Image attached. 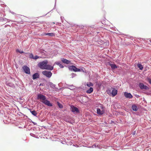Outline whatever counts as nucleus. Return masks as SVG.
<instances>
[{
	"instance_id": "f257e3e1",
	"label": "nucleus",
	"mask_w": 151,
	"mask_h": 151,
	"mask_svg": "<svg viewBox=\"0 0 151 151\" xmlns=\"http://www.w3.org/2000/svg\"><path fill=\"white\" fill-rule=\"evenodd\" d=\"M37 99L40 100L43 104L49 106H52V104L48 100L46 96L41 93H39L37 95Z\"/></svg>"
},
{
	"instance_id": "f03ea898",
	"label": "nucleus",
	"mask_w": 151,
	"mask_h": 151,
	"mask_svg": "<svg viewBox=\"0 0 151 151\" xmlns=\"http://www.w3.org/2000/svg\"><path fill=\"white\" fill-rule=\"evenodd\" d=\"M48 63V61L47 60H45L42 61L38 63L37 66L42 69H45L46 65Z\"/></svg>"
},
{
	"instance_id": "7ed1b4c3",
	"label": "nucleus",
	"mask_w": 151,
	"mask_h": 151,
	"mask_svg": "<svg viewBox=\"0 0 151 151\" xmlns=\"http://www.w3.org/2000/svg\"><path fill=\"white\" fill-rule=\"evenodd\" d=\"M70 110L74 114L79 113L80 112V110L78 108L73 105L70 106Z\"/></svg>"
},
{
	"instance_id": "20e7f679",
	"label": "nucleus",
	"mask_w": 151,
	"mask_h": 151,
	"mask_svg": "<svg viewBox=\"0 0 151 151\" xmlns=\"http://www.w3.org/2000/svg\"><path fill=\"white\" fill-rule=\"evenodd\" d=\"M42 74L48 78H50L52 75V73L50 71L44 70L42 71Z\"/></svg>"
},
{
	"instance_id": "39448f33",
	"label": "nucleus",
	"mask_w": 151,
	"mask_h": 151,
	"mask_svg": "<svg viewBox=\"0 0 151 151\" xmlns=\"http://www.w3.org/2000/svg\"><path fill=\"white\" fill-rule=\"evenodd\" d=\"M22 69L24 72L26 74H30V70L29 68L27 65H24L22 66Z\"/></svg>"
},
{
	"instance_id": "423d86ee",
	"label": "nucleus",
	"mask_w": 151,
	"mask_h": 151,
	"mask_svg": "<svg viewBox=\"0 0 151 151\" xmlns=\"http://www.w3.org/2000/svg\"><path fill=\"white\" fill-rule=\"evenodd\" d=\"M139 86L141 89H144L145 90H148L150 88L147 86L145 85L142 83H140L139 84Z\"/></svg>"
},
{
	"instance_id": "0eeeda50",
	"label": "nucleus",
	"mask_w": 151,
	"mask_h": 151,
	"mask_svg": "<svg viewBox=\"0 0 151 151\" xmlns=\"http://www.w3.org/2000/svg\"><path fill=\"white\" fill-rule=\"evenodd\" d=\"M124 96L127 98L129 99H132L133 96L130 93H129L127 92H125L124 93Z\"/></svg>"
},
{
	"instance_id": "6e6552de",
	"label": "nucleus",
	"mask_w": 151,
	"mask_h": 151,
	"mask_svg": "<svg viewBox=\"0 0 151 151\" xmlns=\"http://www.w3.org/2000/svg\"><path fill=\"white\" fill-rule=\"evenodd\" d=\"M68 68L69 70L76 72L77 68L76 66L74 65H68Z\"/></svg>"
},
{
	"instance_id": "1a4fd4ad",
	"label": "nucleus",
	"mask_w": 151,
	"mask_h": 151,
	"mask_svg": "<svg viewBox=\"0 0 151 151\" xmlns=\"http://www.w3.org/2000/svg\"><path fill=\"white\" fill-rule=\"evenodd\" d=\"M61 60L63 63L67 65L70 64L71 62L70 61L63 58H61Z\"/></svg>"
},
{
	"instance_id": "9d476101",
	"label": "nucleus",
	"mask_w": 151,
	"mask_h": 151,
	"mask_svg": "<svg viewBox=\"0 0 151 151\" xmlns=\"http://www.w3.org/2000/svg\"><path fill=\"white\" fill-rule=\"evenodd\" d=\"M112 91L111 92V95L112 97L115 96L118 93L117 90L114 88H111Z\"/></svg>"
},
{
	"instance_id": "9b49d317",
	"label": "nucleus",
	"mask_w": 151,
	"mask_h": 151,
	"mask_svg": "<svg viewBox=\"0 0 151 151\" xmlns=\"http://www.w3.org/2000/svg\"><path fill=\"white\" fill-rule=\"evenodd\" d=\"M83 72V73H86V70L85 68L82 66H80L79 68H76V72Z\"/></svg>"
},
{
	"instance_id": "f8f14e48",
	"label": "nucleus",
	"mask_w": 151,
	"mask_h": 151,
	"mask_svg": "<svg viewBox=\"0 0 151 151\" xmlns=\"http://www.w3.org/2000/svg\"><path fill=\"white\" fill-rule=\"evenodd\" d=\"M111 63H111L110 62H108V65L111 66L112 70H114L118 68V67L116 64L114 63Z\"/></svg>"
},
{
	"instance_id": "ddd939ff",
	"label": "nucleus",
	"mask_w": 151,
	"mask_h": 151,
	"mask_svg": "<svg viewBox=\"0 0 151 151\" xmlns=\"http://www.w3.org/2000/svg\"><path fill=\"white\" fill-rule=\"evenodd\" d=\"M54 66H51L50 64H47L46 65L45 69L50 70H52L54 69Z\"/></svg>"
},
{
	"instance_id": "4468645a",
	"label": "nucleus",
	"mask_w": 151,
	"mask_h": 151,
	"mask_svg": "<svg viewBox=\"0 0 151 151\" xmlns=\"http://www.w3.org/2000/svg\"><path fill=\"white\" fill-rule=\"evenodd\" d=\"M40 75L38 73H34L32 75V78L33 80H35L40 77Z\"/></svg>"
},
{
	"instance_id": "2eb2a0df",
	"label": "nucleus",
	"mask_w": 151,
	"mask_h": 151,
	"mask_svg": "<svg viewBox=\"0 0 151 151\" xmlns=\"http://www.w3.org/2000/svg\"><path fill=\"white\" fill-rule=\"evenodd\" d=\"M97 113L99 115H102L104 113V110H101L100 109L98 108L97 109Z\"/></svg>"
},
{
	"instance_id": "dca6fc26",
	"label": "nucleus",
	"mask_w": 151,
	"mask_h": 151,
	"mask_svg": "<svg viewBox=\"0 0 151 151\" xmlns=\"http://www.w3.org/2000/svg\"><path fill=\"white\" fill-rule=\"evenodd\" d=\"M132 109L133 111H137L138 108L136 105L135 104H133L132 106Z\"/></svg>"
},
{
	"instance_id": "f3484780",
	"label": "nucleus",
	"mask_w": 151,
	"mask_h": 151,
	"mask_svg": "<svg viewBox=\"0 0 151 151\" xmlns=\"http://www.w3.org/2000/svg\"><path fill=\"white\" fill-rule=\"evenodd\" d=\"M57 65L59 66L60 68H63L64 66L60 63V61H56L54 63V65Z\"/></svg>"
},
{
	"instance_id": "a211bd4d",
	"label": "nucleus",
	"mask_w": 151,
	"mask_h": 151,
	"mask_svg": "<svg viewBox=\"0 0 151 151\" xmlns=\"http://www.w3.org/2000/svg\"><path fill=\"white\" fill-rule=\"evenodd\" d=\"M47 84L50 85V87L52 88H54L55 87V85L50 82H48Z\"/></svg>"
},
{
	"instance_id": "6ab92c4d",
	"label": "nucleus",
	"mask_w": 151,
	"mask_h": 151,
	"mask_svg": "<svg viewBox=\"0 0 151 151\" xmlns=\"http://www.w3.org/2000/svg\"><path fill=\"white\" fill-rule=\"evenodd\" d=\"M71 117L70 116H68L67 118H65L64 119V121L67 122H68L70 124H72V122L70 121V119L71 118Z\"/></svg>"
},
{
	"instance_id": "aec40b11",
	"label": "nucleus",
	"mask_w": 151,
	"mask_h": 151,
	"mask_svg": "<svg viewBox=\"0 0 151 151\" xmlns=\"http://www.w3.org/2000/svg\"><path fill=\"white\" fill-rule=\"evenodd\" d=\"M93 91V88L92 87H90L86 91V92L88 93H91Z\"/></svg>"
},
{
	"instance_id": "412c9836",
	"label": "nucleus",
	"mask_w": 151,
	"mask_h": 151,
	"mask_svg": "<svg viewBox=\"0 0 151 151\" xmlns=\"http://www.w3.org/2000/svg\"><path fill=\"white\" fill-rule=\"evenodd\" d=\"M30 113L32 114L34 116L37 117V113L35 111V110H33L32 111H30Z\"/></svg>"
},
{
	"instance_id": "4be33fe9",
	"label": "nucleus",
	"mask_w": 151,
	"mask_h": 151,
	"mask_svg": "<svg viewBox=\"0 0 151 151\" xmlns=\"http://www.w3.org/2000/svg\"><path fill=\"white\" fill-rule=\"evenodd\" d=\"M46 35H48L50 37H54L55 36V34L53 33H47L45 34Z\"/></svg>"
},
{
	"instance_id": "5701e85b",
	"label": "nucleus",
	"mask_w": 151,
	"mask_h": 151,
	"mask_svg": "<svg viewBox=\"0 0 151 151\" xmlns=\"http://www.w3.org/2000/svg\"><path fill=\"white\" fill-rule=\"evenodd\" d=\"M109 45V41L108 40H105L104 41V43L103 44V46L106 47V46H108Z\"/></svg>"
},
{
	"instance_id": "b1692460",
	"label": "nucleus",
	"mask_w": 151,
	"mask_h": 151,
	"mask_svg": "<svg viewBox=\"0 0 151 151\" xmlns=\"http://www.w3.org/2000/svg\"><path fill=\"white\" fill-rule=\"evenodd\" d=\"M37 117L38 118L39 120L41 122H44L45 120V118H43L42 117L39 116H37Z\"/></svg>"
},
{
	"instance_id": "393cba45",
	"label": "nucleus",
	"mask_w": 151,
	"mask_h": 151,
	"mask_svg": "<svg viewBox=\"0 0 151 151\" xmlns=\"http://www.w3.org/2000/svg\"><path fill=\"white\" fill-rule=\"evenodd\" d=\"M6 85H7V86L11 87L13 88L14 87V84L12 83H7Z\"/></svg>"
},
{
	"instance_id": "a878e982",
	"label": "nucleus",
	"mask_w": 151,
	"mask_h": 151,
	"mask_svg": "<svg viewBox=\"0 0 151 151\" xmlns=\"http://www.w3.org/2000/svg\"><path fill=\"white\" fill-rule=\"evenodd\" d=\"M137 65L140 70H142L143 69V66L141 63H138Z\"/></svg>"
},
{
	"instance_id": "bb28decb",
	"label": "nucleus",
	"mask_w": 151,
	"mask_h": 151,
	"mask_svg": "<svg viewBox=\"0 0 151 151\" xmlns=\"http://www.w3.org/2000/svg\"><path fill=\"white\" fill-rule=\"evenodd\" d=\"M57 105L59 108L60 109H62L63 108V105L61 104H60L59 102H57Z\"/></svg>"
},
{
	"instance_id": "cd10ccee",
	"label": "nucleus",
	"mask_w": 151,
	"mask_h": 151,
	"mask_svg": "<svg viewBox=\"0 0 151 151\" xmlns=\"http://www.w3.org/2000/svg\"><path fill=\"white\" fill-rule=\"evenodd\" d=\"M86 86H87L89 87H90L91 86H93V83L91 82H87L86 83Z\"/></svg>"
},
{
	"instance_id": "c85d7f7f",
	"label": "nucleus",
	"mask_w": 151,
	"mask_h": 151,
	"mask_svg": "<svg viewBox=\"0 0 151 151\" xmlns=\"http://www.w3.org/2000/svg\"><path fill=\"white\" fill-rule=\"evenodd\" d=\"M104 40H98V44L101 45H103V44L104 43Z\"/></svg>"
},
{
	"instance_id": "c756f323",
	"label": "nucleus",
	"mask_w": 151,
	"mask_h": 151,
	"mask_svg": "<svg viewBox=\"0 0 151 151\" xmlns=\"http://www.w3.org/2000/svg\"><path fill=\"white\" fill-rule=\"evenodd\" d=\"M146 80L151 85V79L150 78L147 77L146 79Z\"/></svg>"
},
{
	"instance_id": "7c9ffc66",
	"label": "nucleus",
	"mask_w": 151,
	"mask_h": 151,
	"mask_svg": "<svg viewBox=\"0 0 151 151\" xmlns=\"http://www.w3.org/2000/svg\"><path fill=\"white\" fill-rule=\"evenodd\" d=\"M16 51L17 52H19V53H20V54H22V53H24V54H27V53H25V52H24L23 51H20V50H19L18 49H17L16 50Z\"/></svg>"
},
{
	"instance_id": "2f4dec72",
	"label": "nucleus",
	"mask_w": 151,
	"mask_h": 151,
	"mask_svg": "<svg viewBox=\"0 0 151 151\" xmlns=\"http://www.w3.org/2000/svg\"><path fill=\"white\" fill-rule=\"evenodd\" d=\"M106 92L109 95H111V91L110 89H108L106 90Z\"/></svg>"
},
{
	"instance_id": "473e14b6",
	"label": "nucleus",
	"mask_w": 151,
	"mask_h": 151,
	"mask_svg": "<svg viewBox=\"0 0 151 151\" xmlns=\"http://www.w3.org/2000/svg\"><path fill=\"white\" fill-rule=\"evenodd\" d=\"M29 58L30 59H33L34 56L32 53L29 54Z\"/></svg>"
},
{
	"instance_id": "72a5a7b5",
	"label": "nucleus",
	"mask_w": 151,
	"mask_h": 151,
	"mask_svg": "<svg viewBox=\"0 0 151 151\" xmlns=\"http://www.w3.org/2000/svg\"><path fill=\"white\" fill-rule=\"evenodd\" d=\"M71 78H73L76 76V75L75 73H73L71 74Z\"/></svg>"
},
{
	"instance_id": "f704fd0d",
	"label": "nucleus",
	"mask_w": 151,
	"mask_h": 151,
	"mask_svg": "<svg viewBox=\"0 0 151 151\" xmlns=\"http://www.w3.org/2000/svg\"><path fill=\"white\" fill-rule=\"evenodd\" d=\"M40 57L39 56H38L37 55H36L35 56V57H34L33 59L36 60L38 59Z\"/></svg>"
},
{
	"instance_id": "c9c22d12",
	"label": "nucleus",
	"mask_w": 151,
	"mask_h": 151,
	"mask_svg": "<svg viewBox=\"0 0 151 151\" xmlns=\"http://www.w3.org/2000/svg\"><path fill=\"white\" fill-rule=\"evenodd\" d=\"M30 135L31 136H32V137H36V135H35V134H33V133H30Z\"/></svg>"
},
{
	"instance_id": "e433bc0d",
	"label": "nucleus",
	"mask_w": 151,
	"mask_h": 151,
	"mask_svg": "<svg viewBox=\"0 0 151 151\" xmlns=\"http://www.w3.org/2000/svg\"><path fill=\"white\" fill-rule=\"evenodd\" d=\"M45 85V84L44 83H40V85L39 86H44Z\"/></svg>"
},
{
	"instance_id": "4c0bfd02",
	"label": "nucleus",
	"mask_w": 151,
	"mask_h": 151,
	"mask_svg": "<svg viewBox=\"0 0 151 151\" xmlns=\"http://www.w3.org/2000/svg\"><path fill=\"white\" fill-rule=\"evenodd\" d=\"M136 131H134L132 133V134L133 135H135L136 134Z\"/></svg>"
},
{
	"instance_id": "58836bf2",
	"label": "nucleus",
	"mask_w": 151,
	"mask_h": 151,
	"mask_svg": "<svg viewBox=\"0 0 151 151\" xmlns=\"http://www.w3.org/2000/svg\"><path fill=\"white\" fill-rule=\"evenodd\" d=\"M55 6H56V1H55V6H54V7L53 8V9H52L51 11H50V12H51V11H52L53 9H54L55 8Z\"/></svg>"
},
{
	"instance_id": "ea45409f",
	"label": "nucleus",
	"mask_w": 151,
	"mask_h": 151,
	"mask_svg": "<svg viewBox=\"0 0 151 151\" xmlns=\"http://www.w3.org/2000/svg\"><path fill=\"white\" fill-rule=\"evenodd\" d=\"M135 97H136L137 98H139V97L140 96L139 95H137V94L135 95Z\"/></svg>"
},
{
	"instance_id": "a19ab883",
	"label": "nucleus",
	"mask_w": 151,
	"mask_h": 151,
	"mask_svg": "<svg viewBox=\"0 0 151 151\" xmlns=\"http://www.w3.org/2000/svg\"><path fill=\"white\" fill-rule=\"evenodd\" d=\"M29 120H28V121L29 122H33L30 119L28 118Z\"/></svg>"
},
{
	"instance_id": "79ce46f5",
	"label": "nucleus",
	"mask_w": 151,
	"mask_h": 151,
	"mask_svg": "<svg viewBox=\"0 0 151 151\" xmlns=\"http://www.w3.org/2000/svg\"><path fill=\"white\" fill-rule=\"evenodd\" d=\"M100 107L102 109V110H103L104 109V107L103 106H100Z\"/></svg>"
},
{
	"instance_id": "37998d69",
	"label": "nucleus",
	"mask_w": 151,
	"mask_h": 151,
	"mask_svg": "<svg viewBox=\"0 0 151 151\" xmlns=\"http://www.w3.org/2000/svg\"><path fill=\"white\" fill-rule=\"evenodd\" d=\"M34 125H37V123L36 122H32Z\"/></svg>"
},
{
	"instance_id": "c03bdc74",
	"label": "nucleus",
	"mask_w": 151,
	"mask_h": 151,
	"mask_svg": "<svg viewBox=\"0 0 151 151\" xmlns=\"http://www.w3.org/2000/svg\"><path fill=\"white\" fill-rule=\"evenodd\" d=\"M74 87V86L73 85H69V87H70V88H73Z\"/></svg>"
},
{
	"instance_id": "a18cd8bd",
	"label": "nucleus",
	"mask_w": 151,
	"mask_h": 151,
	"mask_svg": "<svg viewBox=\"0 0 151 151\" xmlns=\"http://www.w3.org/2000/svg\"><path fill=\"white\" fill-rule=\"evenodd\" d=\"M84 27V26H81L80 27H79V28L81 29H83V28Z\"/></svg>"
},
{
	"instance_id": "49530a36",
	"label": "nucleus",
	"mask_w": 151,
	"mask_h": 151,
	"mask_svg": "<svg viewBox=\"0 0 151 151\" xmlns=\"http://www.w3.org/2000/svg\"><path fill=\"white\" fill-rule=\"evenodd\" d=\"M24 116H25L24 117V118H28V116H27L26 115H24Z\"/></svg>"
},
{
	"instance_id": "de8ad7c7",
	"label": "nucleus",
	"mask_w": 151,
	"mask_h": 151,
	"mask_svg": "<svg viewBox=\"0 0 151 151\" xmlns=\"http://www.w3.org/2000/svg\"><path fill=\"white\" fill-rule=\"evenodd\" d=\"M3 19L2 20H4V21H5L6 20H7V19H6V18H3Z\"/></svg>"
},
{
	"instance_id": "09e8293b",
	"label": "nucleus",
	"mask_w": 151,
	"mask_h": 151,
	"mask_svg": "<svg viewBox=\"0 0 151 151\" xmlns=\"http://www.w3.org/2000/svg\"><path fill=\"white\" fill-rule=\"evenodd\" d=\"M60 18L62 20V21L63 20V19L64 18V17H60Z\"/></svg>"
},
{
	"instance_id": "8fccbe9b",
	"label": "nucleus",
	"mask_w": 151,
	"mask_h": 151,
	"mask_svg": "<svg viewBox=\"0 0 151 151\" xmlns=\"http://www.w3.org/2000/svg\"><path fill=\"white\" fill-rule=\"evenodd\" d=\"M28 110H29V111H30H30H32V110L31 109H30V108H29V109H28Z\"/></svg>"
},
{
	"instance_id": "3c124183",
	"label": "nucleus",
	"mask_w": 151,
	"mask_h": 151,
	"mask_svg": "<svg viewBox=\"0 0 151 151\" xmlns=\"http://www.w3.org/2000/svg\"><path fill=\"white\" fill-rule=\"evenodd\" d=\"M10 12L12 14H14V13L13 12Z\"/></svg>"
},
{
	"instance_id": "603ef678",
	"label": "nucleus",
	"mask_w": 151,
	"mask_h": 151,
	"mask_svg": "<svg viewBox=\"0 0 151 151\" xmlns=\"http://www.w3.org/2000/svg\"><path fill=\"white\" fill-rule=\"evenodd\" d=\"M138 39H139L140 40V39H142V40H143V39H142V38H138Z\"/></svg>"
},
{
	"instance_id": "864d4df0",
	"label": "nucleus",
	"mask_w": 151,
	"mask_h": 151,
	"mask_svg": "<svg viewBox=\"0 0 151 151\" xmlns=\"http://www.w3.org/2000/svg\"><path fill=\"white\" fill-rule=\"evenodd\" d=\"M104 22H102L101 23L102 24H104Z\"/></svg>"
},
{
	"instance_id": "5fc2aeb1",
	"label": "nucleus",
	"mask_w": 151,
	"mask_h": 151,
	"mask_svg": "<svg viewBox=\"0 0 151 151\" xmlns=\"http://www.w3.org/2000/svg\"><path fill=\"white\" fill-rule=\"evenodd\" d=\"M94 145V146L95 147H96V145Z\"/></svg>"
},
{
	"instance_id": "6e6d98bb",
	"label": "nucleus",
	"mask_w": 151,
	"mask_h": 151,
	"mask_svg": "<svg viewBox=\"0 0 151 151\" xmlns=\"http://www.w3.org/2000/svg\"><path fill=\"white\" fill-rule=\"evenodd\" d=\"M150 42L151 43V40H150Z\"/></svg>"
},
{
	"instance_id": "4d7b16f0",
	"label": "nucleus",
	"mask_w": 151,
	"mask_h": 151,
	"mask_svg": "<svg viewBox=\"0 0 151 151\" xmlns=\"http://www.w3.org/2000/svg\"><path fill=\"white\" fill-rule=\"evenodd\" d=\"M49 12H48V13H47V14H49Z\"/></svg>"
},
{
	"instance_id": "13d9d810",
	"label": "nucleus",
	"mask_w": 151,
	"mask_h": 151,
	"mask_svg": "<svg viewBox=\"0 0 151 151\" xmlns=\"http://www.w3.org/2000/svg\"><path fill=\"white\" fill-rule=\"evenodd\" d=\"M97 33H99V32H96Z\"/></svg>"
},
{
	"instance_id": "bf43d9fd",
	"label": "nucleus",
	"mask_w": 151,
	"mask_h": 151,
	"mask_svg": "<svg viewBox=\"0 0 151 151\" xmlns=\"http://www.w3.org/2000/svg\"><path fill=\"white\" fill-rule=\"evenodd\" d=\"M111 122H113V121H111Z\"/></svg>"
},
{
	"instance_id": "052dcab7",
	"label": "nucleus",
	"mask_w": 151,
	"mask_h": 151,
	"mask_svg": "<svg viewBox=\"0 0 151 151\" xmlns=\"http://www.w3.org/2000/svg\"><path fill=\"white\" fill-rule=\"evenodd\" d=\"M111 122H113V121H111Z\"/></svg>"
}]
</instances>
